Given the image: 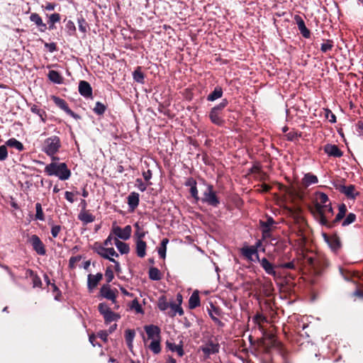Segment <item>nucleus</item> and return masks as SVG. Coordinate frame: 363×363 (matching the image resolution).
Returning <instances> with one entry per match:
<instances>
[{
	"label": "nucleus",
	"instance_id": "obj_1",
	"mask_svg": "<svg viewBox=\"0 0 363 363\" xmlns=\"http://www.w3.org/2000/svg\"><path fill=\"white\" fill-rule=\"evenodd\" d=\"M45 172L49 176H55L60 180H67L71 175L70 170L64 162H51L45 167Z\"/></svg>",
	"mask_w": 363,
	"mask_h": 363
},
{
	"label": "nucleus",
	"instance_id": "obj_2",
	"mask_svg": "<svg viewBox=\"0 0 363 363\" xmlns=\"http://www.w3.org/2000/svg\"><path fill=\"white\" fill-rule=\"evenodd\" d=\"M62 147L60 138L57 135H52L46 138L41 145V150L48 156L51 157L52 160H57L55 157Z\"/></svg>",
	"mask_w": 363,
	"mask_h": 363
},
{
	"label": "nucleus",
	"instance_id": "obj_3",
	"mask_svg": "<svg viewBox=\"0 0 363 363\" xmlns=\"http://www.w3.org/2000/svg\"><path fill=\"white\" fill-rule=\"evenodd\" d=\"M204 354L205 358H209L211 355L216 354L219 352L220 345L219 343L212 339H209L205 344L201 345L199 348Z\"/></svg>",
	"mask_w": 363,
	"mask_h": 363
},
{
	"label": "nucleus",
	"instance_id": "obj_4",
	"mask_svg": "<svg viewBox=\"0 0 363 363\" xmlns=\"http://www.w3.org/2000/svg\"><path fill=\"white\" fill-rule=\"evenodd\" d=\"M202 201L212 206L216 207L220 203L219 199L216 196V192L211 185H208L203 193Z\"/></svg>",
	"mask_w": 363,
	"mask_h": 363
},
{
	"label": "nucleus",
	"instance_id": "obj_5",
	"mask_svg": "<svg viewBox=\"0 0 363 363\" xmlns=\"http://www.w3.org/2000/svg\"><path fill=\"white\" fill-rule=\"evenodd\" d=\"M335 189L339 191L340 193L345 195L348 199H355V198L359 194V191H357L354 185L345 186L342 184H335Z\"/></svg>",
	"mask_w": 363,
	"mask_h": 363
},
{
	"label": "nucleus",
	"instance_id": "obj_6",
	"mask_svg": "<svg viewBox=\"0 0 363 363\" xmlns=\"http://www.w3.org/2000/svg\"><path fill=\"white\" fill-rule=\"evenodd\" d=\"M96 252L102 257L107 259L112 262H114L116 267L119 266L118 262L113 258V257H118V253L113 247H104L102 246H99L96 249Z\"/></svg>",
	"mask_w": 363,
	"mask_h": 363
},
{
	"label": "nucleus",
	"instance_id": "obj_7",
	"mask_svg": "<svg viewBox=\"0 0 363 363\" xmlns=\"http://www.w3.org/2000/svg\"><path fill=\"white\" fill-rule=\"evenodd\" d=\"M329 203L328 196L322 192H317L315 194V209L317 214H323V208Z\"/></svg>",
	"mask_w": 363,
	"mask_h": 363
},
{
	"label": "nucleus",
	"instance_id": "obj_8",
	"mask_svg": "<svg viewBox=\"0 0 363 363\" xmlns=\"http://www.w3.org/2000/svg\"><path fill=\"white\" fill-rule=\"evenodd\" d=\"M112 232L118 238L127 240L131 236L132 228L130 225H126L124 228L113 226Z\"/></svg>",
	"mask_w": 363,
	"mask_h": 363
},
{
	"label": "nucleus",
	"instance_id": "obj_9",
	"mask_svg": "<svg viewBox=\"0 0 363 363\" xmlns=\"http://www.w3.org/2000/svg\"><path fill=\"white\" fill-rule=\"evenodd\" d=\"M28 242L38 255H44L45 254V246L38 235H31L28 239Z\"/></svg>",
	"mask_w": 363,
	"mask_h": 363
},
{
	"label": "nucleus",
	"instance_id": "obj_10",
	"mask_svg": "<svg viewBox=\"0 0 363 363\" xmlns=\"http://www.w3.org/2000/svg\"><path fill=\"white\" fill-rule=\"evenodd\" d=\"M242 255L250 261H259V257L257 247L250 246L244 247L241 250Z\"/></svg>",
	"mask_w": 363,
	"mask_h": 363
},
{
	"label": "nucleus",
	"instance_id": "obj_11",
	"mask_svg": "<svg viewBox=\"0 0 363 363\" xmlns=\"http://www.w3.org/2000/svg\"><path fill=\"white\" fill-rule=\"evenodd\" d=\"M263 238H269L275 222L272 217H267L266 220L259 221Z\"/></svg>",
	"mask_w": 363,
	"mask_h": 363
},
{
	"label": "nucleus",
	"instance_id": "obj_12",
	"mask_svg": "<svg viewBox=\"0 0 363 363\" xmlns=\"http://www.w3.org/2000/svg\"><path fill=\"white\" fill-rule=\"evenodd\" d=\"M298 259H302L305 264L313 267L315 266L317 262L316 255L312 252H305L304 250H301V252L299 254Z\"/></svg>",
	"mask_w": 363,
	"mask_h": 363
},
{
	"label": "nucleus",
	"instance_id": "obj_13",
	"mask_svg": "<svg viewBox=\"0 0 363 363\" xmlns=\"http://www.w3.org/2000/svg\"><path fill=\"white\" fill-rule=\"evenodd\" d=\"M323 214H317L318 216L319 222L323 225L330 226L328 221V214L333 215V208L330 205V203H328V205L324 206L323 208Z\"/></svg>",
	"mask_w": 363,
	"mask_h": 363
},
{
	"label": "nucleus",
	"instance_id": "obj_14",
	"mask_svg": "<svg viewBox=\"0 0 363 363\" xmlns=\"http://www.w3.org/2000/svg\"><path fill=\"white\" fill-rule=\"evenodd\" d=\"M145 330L149 339H152V340L160 339V329L159 327L154 325H146L145 327Z\"/></svg>",
	"mask_w": 363,
	"mask_h": 363
},
{
	"label": "nucleus",
	"instance_id": "obj_15",
	"mask_svg": "<svg viewBox=\"0 0 363 363\" xmlns=\"http://www.w3.org/2000/svg\"><path fill=\"white\" fill-rule=\"evenodd\" d=\"M258 262H259L261 267L264 269L267 274L274 277L277 276V272L274 270V266L270 263L267 258L264 257L262 259H259Z\"/></svg>",
	"mask_w": 363,
	"mask_h": 363
},
{
	"label": "nucleus",
	"instance_id": "obj_16",
	"mask_svg": "<svg viewBox=\"0 0 363 363\" xmlns=\"http://www.w3.org/2000/svg\"><path fill=\"white\" fill-rule=\"evenodd\" d=\"M52 99L54 103L62 110L65 111L67 114L74 117V112L68 107L67 104L64 99L55 96H52Z\"/></svg>",
	"mask_w": 363,
	"mask_h": 363
},
{
	"label": "nucleus",
	"instance_id": "obj_17",
	"mask_svg": "<svg viewBox=\"0 0 363 363\" xmlns=\"http://www.w3.org/2000/svg\"><path fill=\"white\" fill-rule=\"evenodd\" d=\"M79 92L82 96L88 98L92 95V89L87 82L81 81L79 84Z\"/></svg>",
	"mask_w": 363,
	"mask_h": 363
},
{
	"label": "nucleus",
	"instance_id": "obj_18",
	"mask_svg": "<svg viewBox=\"0 0 363 363\" xmlns=\"http://www.w3.org/2000/svg\"><path fill=\"white\" fill-rule=\"evenodd\" d=\"M101 295L108 300L112 301L113 302H115L116 301V294L114 291H113L110 286L108 284L103 285L100 290Z\"/></svg>",
	"mask_w": 363,
	"mask_h": 363
},
{
	"label": "nucleus",
	"instance_id": "obj_19",
	"mask_svg": "<svg viewBox=\"0 0 363 363\" xmlns=\"http://www.w3.org/2000/svg\"><path fill=\"white\" fill-rule=\"evenodd\" d=\"M30 20L39 28L41 32H44L47 29L46 24L43 23L42 18L38 13H32L30 16Z\"/></svg>",
	"mask_w": 363,
	"mask_h": 363
},
{
	"label": "nucleus",
	"instance_id": "obj_20",
	"mask_svg": "<svg viewBox=\"0 0 363 363\" xmlns=\"http://www.w3.org/2000/svg\"><path fill=\"white\" fill-rule=\"evenodd\" d=\"M102 277L101 273H97L95 275L89 274L88 276L87 286L89 291H92L97 286Z\"/></svg>",
	"mask_w": 363,
	"mask_h": 363
},
{
	"label": "nucleus",
	"instance_id": "obj_21",
	"mask_svg": "<svg viewBox=\"0 0 363 363\" xmlns=\"http://www.w3.org/2000/svg\"><path fill=\"white\" fill-rule=\"evenodd\" d=\"M295 19L301 35L304 38H308L311 35L310 30L306 28L303 20L298 16H296Z\"/></svg>",
	"mask_w": 363,
	"mask_h": 363
},
{
	"label": "nucleus",
	"instance_id": "obj_22",
	"mask_svg": "<svg viewBox=\"0 0 363 363\" xmlns=\"http://www.w3.org/2000/svg\"><path fill=\"white\" fill-rule=\"evenodd\" d=\"M324 150L329 156L340 157L342 155V151L335 145H327L325 146Z\"/></svg>",
	"mask_w": 363,
	"mask_h": 363
},
{
	"label": "nucleus",
	"instance_id": "obj_23",
	"mask_svg": "<svg viewBox=\"0 0 363 363\" xmlns=\"http://www.w3.org/2000/svg\"><path fill=\"white\" fill-rule=\"evenodd\" d=\"M135 245L137 255L141 258L144 257L146 255V242L143 240H136Z\"/></svg>",
	"mask_w": 363,
	"mask_h": 363
},
{
	"label": "nucleus",
	"instance_id": "obj_24",
	"mask_svg": "<svg viewBox=\"0 0 363 363\" xmlns=\"http://www.w3.org/2000/svg\"><path fill=\"white\" fill-rule=\"evenodd\" d=\"M78 218L84 224H88L94 221L95 216L87 211H81V212L78 215Z\"/></svg>",
	"mask_w": 363,
	"mask_h": 363
},
{
	"label": "nucleus",
	"instance_id": "obj_25",
	"mask_svg": "<svg viewBox=\"0 0 363 363\" xmlns=\"http://www.w3.org/2000/svg\"><path fill=\"white\" fill-rule=\"evenodd\" d=\"M166 345L169 350L177 352L179 357H182L184 354L182 341L179 345H176L175 343L167 341Z\"/></svg>",
	"mask_w": 363,
	"mask_h": 363
},
{
	"label": "nucleus",
	"instance_id": "obj_26",
	"mask_svg": "<svg viewBox=\"0 0 363 363\" xmlns=\"http://www.w3.org/2000/svg\"><path fill=\"white\" fill-rule=\"evenodd\" d=\"M318 182V177L311 174V173H307L304 175L303 179H302V184L305 187H308L311 184H317Z\"/></svg>",
	"mask_w": 363,
	"mask_h": 363
},
{
	"label": "nucleus",
	"instance_id": "obj_27",
	"mask_svg": "<svg viewBox=\"0 0 363 363\" xmlns=\"http://www.w3.org/2000/svg\"><path fill=\"white\" fill-rule=\"evenodd\" d=\"M220 114V113L211 109L209 113L211 121L217 125H222L224 123V120L221 118Z\"/></svg>",
	"mask_w": 363,
	"mask_h": 363
},
{
	"label": "nucleus",
	"instance_id": "obj_28",
	"mask_svg": "<svg viewBox=\"0 0 363 363\" xmlns=\"http://www.w3.org/2000/svg\"><path fill=\"white\" fill-rule=\"evenodd\" d=\"M200 306V298L198 291H194L191 295L189 300V306L191 309H194Z\"/></svg>",
	"mask_w": 363,
	"mask_h": 363
},
{
	"label": "nucleus",
	"instance_id": "obj_29",
	"mask_svg": "<svg viewBox=\"0 0 363 363\" xmlns=\"http://www.w3.org/2000/svg\"><path fill=\"white\" fill-rule=\"evenodd\" d=\"M128 203L133 210L135 209L139 204V194L135 192H132L128 196Z\"/></svg>",
	"mask_w": 363,
	"mask_h": 363
},
{
	"label": "nucleus",
	"instance_id": "obj_30",
	"mask_svg": "<svg viewBox=\"0 0 363 363\" xmlns=\"http://www.w3.org/2000/svg\"><path fill=\"white\" fill-rule=\"evenodd\" d=\"M135 335V333L133 330L128 329L125 332V338L127 345L130 351L133 350V342Z\"/></svg>",
	"mask_w": 363,
	"mask_h": 363
},
{
	"label": "nucleus",
	"instance_id": "obj_31",
	"mask_svg": "<svg viewBox=\"0 0 363 363\" xmlns=\"http://www.w3.org/2000/svg\"><path fill=\"white\" fill-rule=\"evenodd\" d=\"M114 245L121 254H128L130 251L129 245L125 242L120 241L118 238L114 239Z\"/></svg>",
	"mask_w": 363,
	"mask_h": 363
},
{
	"label": "nucleus",
	"instance_id": "obj_32",
	"mask_svg": "<svg viewBox=\"0 0 363 363\" xmlns=\"http://www.w3.org/2000/svg\"><path fill=\"white\" fill-rule=\"evenodd\" d=\"M169 308H170V311L169 312H167V314L171 317H174L177 314L182 315L184 313V311L179 304L172 303H170Z\"/></svg>",
	"mask_w": 363,
	"mask_h": 363
},
{
	"label": "nucleus",
	"instance_id": "obj_33",
	"mask_svg": "<svg viewBox=\"0 0 363 363\" xmlns=\"http://www.w3.org/2000/svg\"><path fill=\"white\" fill-rule=\"evenodd\" d=\"M49 79L55 84H62L63 79L60 73L55 70H50L48 74Z\"/></svg>",
	"mask_w": 363,
	"mask_h": 363
},
{
	"label": "nucleus",
	"instance_id": "obj_34",
	"mask_svg": "<svg viewBox=\"0 0 363 363\" xmlns=\"http://www.w3.org/2000/svg\"><path fill=\"white\" fill-rule=\"evenodd\" d=\"M212 310H209L208 314L211 316V319L213 320V322L217 324L218 325L223 327L224 325L223 323H222L217 316H215V315H219V312L217 308H216L214 306L211 305Z\"/></svg>",
	"mask_w": 363,
	"mask_h": 363
},
{
	"label": "nucleus",
	"instance_id": "obj_35",
	"mask_svg": "<svg viewBox=\"0 0 363 363\" xmlns=\"http://www.w3.org/2000/svg\"><path fill=\"white\" fill-rule=\"evenodd\" d=\"M103 317L106 324L110 323L113 321H116L121 318L120 315L113 312L111 310L107 313L104 314Z\"/></svg>",
	"mask_w": 363,
	"mask_h": 363
},
{
	"label": "nucleus",
	"instance_id": "obj_36",
	"mask_svg": "<svg viewBox=\"0 0 363 363\" xmlns=\"http://www.w3.org/2000/svg\"><path fill=\"white\" fill-rule=\"evenodd\" d=\"M223 95V90L220 87H216L212 93H211L208 97L207 100L209 101H213L218 99H220Z\"/></svg>",
	"mask_w": 363,
	"mask_h": 363
},
{
	"label": "nucleus",
	"instance_id": "obj_37",
	"mask_svg": "<svg viewBox=\"0 0 363 363\" xmlns=\"http://www.w3.org/2000/svg\"><path fill=\"white\" fill-rule=\"evenodd\" d=\"M149 277L154 281H159L162 279L160 271L156 267H151L149 269Z\"/></svg>",
	"mask_w": 363,
	"mask_h": 363
},
{
	"label": "nucleus",
	"instance_id": "obj_38",
	"mask_svg": "<svg viewBox=\"0 0 363 363\" xmlns=\"http://www.w3.org/2000/svg\"><path fill=\"white\" fill-rule=\"evenodd\" d=\"M133 79L140 83L143 84L145 83L144 79L145 76L143 73L141 72V68L138 67L133 73Z\"/></svg>",
	"mask_w": 363,
	"mask_h": 363
},
{
	"label": "nucleus",
	"instance_id": "obj_39",
	"mask_svg": "<svg viewBox=\"0 0 363 363\" xmlns=\"http://www.w3.org/2000/svg\"><path fill=\"white\" fill-rule=\"evenodd\" d=\"M6 145L14 147L16 150L21 151L23 149V144L15 138H11L6 141Z\"/></svg>",
	"mask_w": 363,
	"mask_h": 363
},
{
	"label": "nucleus",
	"instance_id": "obj_40",
	"mask_svg": "<svg viewBox=\"0 0 363 363\" xmlns=\"http://www.w3.org/2000/svg\"><path fill=\"white\" fill-rule=\"evenodd\" d=\"M61 19L60 15L57 13L50 15L48 19L49 28L53 29L55 23L59 22Z\"/></svg>",
	"mask_w": 363,
	"mask_h": 363
},
{
	"label": "nucleus",
	"instance_id": "obj_41",
	"mask_svg": "<svg viewBox=\"0 0 363 363\" xmlns=\"http://www.w3.org/2000/svg\"><path fill=\"white\" fill-rule=\"evenodd\" d=\"M149 348L154 352L155 354H158L161 351V347L160 343V339H155L152 340Z\"/></svg>",
	"mask_w": 363,
	"mask_h": 363
},
{
	"label": "nucleus",
	"instance_id": "obj_42",
	"mask_svg": "<svg viewBox=\"0 0 363 363\" xmlns=\"http://www.w3.org/2000/svg\"><path fill=\"white\" fill-rule=\"evenodd\" d=\"M346 212H347V207H346L345 204L342 203V204L340 205L339 208H338V213L337 214L334 221L338 222L340 220H342L344 218V216H345Z\"/></svg>",
	"mask_w": 363,
	"mask_h": 363
},
{
	"label": "nucleus",
	"instance_id": "obj_43",
	"mask_svg": "<svg viewBox=\"0 0 363 363\" xmlns=\"http://www.w3.org/2000/svg\"><path fill=\"white\" fill-rule=\"evenodd\" d=\"M157 306L160 310L164 311L170 307V304L167 301L164 296H161L158 300Z\"/></svg>",
	"mask_w": 363,
	"mask_h": 363
},
{
	"label": "nucleus",
	"instance_id": "obj_44",
	"mask_svg": "<svg viewBox=\"0 0 363 363\" xmlns=\"http://www.w3.org/2000/svg\"><path fill=\"white\" fill-rule=\"evenodd\" d=\"M35 219L39 220H45V215L43 211V208L41 204L40 203H37L35 204Z\"/></svg>",
	"mask_w": 363,
	"mask_h": 363
},
{
	"label": "nucleus",
	"instance_id": "obj_45",
	"mask_svg": "<svg viewBox=\"0 0 363 363\" xmlns=\"http://www.w3.org/2000/svg\"><path fill=\"white\" fill-rule=\"evenodd\" d=\"M106 106L101 102H96L95 107L94 108V111L95 113L98 115H102L106 111Z\"/></svg>",
	"mask_w": 363,
	"mask_h": 363
},
{
	"label": "nucleus",
	"instance_id": "obj_46",
	"mask_svg": "<svg viewBox=\"0 0 363 363\" xmlns=\"http://www.w3.org/2000/svg\"><path fill=\"white\" fill-rule=\"evenodd\" d=\"M356 220V215L353 213H350L345 219L343 220L342 225V226H347L352 223H354Z\"/></svg>",
	"mask_w": 363,
	"mask_h": 363
},
{
	"label": "nucleus",
	"instance_id": "obj_47",
	"mask_svg": "<svg viewBox=\"0 0 363 363\" xmlns=\"http://www.w3.org/2000/svg\"><path fill=\"white\" fill-rule=\"evenodd\" d=\"M326 241L330 245V247L332 248V250L334 251L338 249L340 247V243L336 238H326Z\"/></svg>",
	"mask_w": 363,
	"mask_h": 363
},
{
	"label": "nucleus",
	"instance_id": "obj_48",
	"mask_svg": "<svg viewBox=\"0 0 363 363\" xmlns=\"http://www.w3.org/2000/svg\"><path fill=\"white\" fill-rule=\"evenodd\" d=\"M65 27L69 35H72L75 33L76 27L73 21H68L66 23Z\"/></svg>",
	"mask_w": 363,
	"mask_h": 363
},
{
	"label": "nucleus",
	"instance_id": "obj_49",
	"mask_svg": "<svg viewBox=\"0 0 363 363\" xmlns=\"http://www.w3.org/2000/svg\"><path fill=\"white\" fill-rule=\"evenodd\" d=\"M228 104V101L227 99H223L218 105L214 106L212 109L221 113L223 110L227 106Z\"/></svg>",
	"mask_w": 363,
	"mask_h": 363
},
{
	"label": "nucleus",
	"instance_id": "obj_50",
	"mask_svg": "<svg viewBox=\"0 0 363 363\" xmlns=\"http://www.w3.org/2000/svg\"><path fill=\"white\" fill-rule=\"evenodd\" d=\"M77 22H78L79 30L82 33H85L86 32V28H87V23H86L85 19L83 18H78Z\"/></svg>",
	"mask_w": 363,
	"mask_h": 363
},
{
	"label": "nucleus",
	"instance_id": "obj_51",
	"mask_svg": "<svg viewBox=\"0 0 363 363\" xmlns=\"http://www.w3.org/2000/svg\"><path fill=\"white\" fill-rule=\"evenodd\" d=\"M333 47V42L331 40H327L326 42L321 44L320 50L323 52H326L330 50Z\"/></svg>",
	"mask_w": 363,
	"mask_h": 363
},
{
	"label": "nucleus",
	"instance_id": "obj_52",
	"mask_svg": "<svg viewBox=\"0 0 363 363\" xmlns=\"http://www.w3.org/2000/svg\"><path fill=\"white\" fill-rule=\"evenodd\" d=\"M31 111L40 116V119L44 122L45 118L44 117L45 112L40 109L38 106H33L31 107Z\"/></svg>",
	"mask_w": 363,
	"mask_h": 363
},
{
	"label": "nucleus",
	"instance_id": "obj_53",
	"mask_svg": "<svg viewBox=\"0 0 363 363\" xmlns=\"http://www.w3.org/2000/svg\"><path fill=\"white\" fill-rule=\"evenodd\" d=\"M277 267L281 268V269H294L296 268L294 260L286 262V263H279L277 265Z\"/></svg>",
	"mask_w": 363,
	"mask_h": 363
},
{
	"label": "nucleus",
	"instance_id": "obj_54",
	"mask_svg": "<svg viewBox=\"0 0 363 363\" xmlns=\"http://www.w3.org/2000/svg\"><path fill=\"white\" fill-rule=\"evenodd\" d=\"M98 309L102 315H104V314L107 313L111 311L110 308L107 306V304L104 303H99Z\"/></svg>",
	"mask_w": 363,
	"mask_h": 363
},
{
	"label": "nucleus",
	"instance_id": "obj_55",
	"mask_svg": "<svg viewBox=\"0 0 363 363\" xmlns=\"http://www.w3.org/2000/svg\"><path fill=\"white\" fill-rule=\"evenodd\" d=\"M325 117L330 123L336 122V116L335 114L329 109L325 110Z\"/></svg>",
	"mask_w": 363,
	"mask_h": 363
},
{
	"label": "nucleus",
	"instance_id": "obj_56",
	"mask_svg": "<svg viewBox=\"0 0 363 363\" xmlns=\"http://www.w3.org/2000/svg\"><path fill=\"white\" fill-rule=\"evenodd\" d=\"M8 155L7 148L6 145L0 146V161H4Z\"/></svg>",
	"mask_w": 363,
	"mask_h": 363
},
{
	"label": "nucleus",
	"instance_id": "obj_57",
	"mask_svg": "<svg viewBox=\"0 0 363 363\" xmlns=\"http://www.w3.org/2000/svg\"><path fill=\"white\" fill-rule=\"evenodd\" d=\"M135 186L141 191H145L147 189V185L143 183L141 179H137L135 181Z\"/></svg>",
	"mask_w": 363,
	"mask_h": 363
},
{
	"label": "nucleus",
	"instance_id": "obj_58",
	"mask_svg": "<svg viewBox=\"0 0 363 363\" xmlns=\"http://www.w3.org/2000/svg\"><path fill=\"white\" fill-rule=\"evenodd\" d=\"M61 231V226L59 225H52L51 228V234L53 238H56Z\"/></svg>",
	"mask_w": 363,
	"mask_h": 363
},
{
	"label": "nucleus",
	"instance_id": "obj_59",
	"mask_svg": "<svg viewBox=\"0 0 363 363\" xmlns=\"http://www.w3.org/2000/svg\"><path fill=\"white\" fill-rule=\"evenodd\" d=\"M105 277H106V279L108 283L111 282L113 280L114 275H113V272L112 271L111 269H110V268L106 269V270L105 272Z\"/></svg>",
	"mask_w": 363,
	"mask_h": 363
},
{
	"label": "nucleus",
	"instance_id": "obj_60",
	"mask_svg": "<svg viewBox=\"0 0 363 363\" xmlns=\"http://www.w3.org/2000/svg\"><path fill=\"white\" fill-rule=\"evenodd\" d=\"M135 227L137 228V231L135 232L136 240H142L145 236V233L140 230L138 223H135Z\"/></svg>",
	"mask_w": 363,
	"mask_h": 363
},
{
	"label": "nucleus",
	"instance_id": "obj_61",
	"mask_svg": "<svg viewBox=\"0 0 363 363\" xmlns=\"http://www.w3.org/2000/svg\"><path fill=\"white\" fill-rule=\"evenodd\" d=\"M78 192L76 193V194H77ZM74 195L75 194L73 193V192H70V191H65V199L71 203H72L74 201Z\"/></svg>",
	"mask_w": 363,
	"mask_h": 363
},
{
	"label": "nucleus",
	"instance_id": "obj_62",
	"mask_svg": "<svg viewBox=\"0 0 363 363\" xmlns=\"http://www.w3.org/2000/svg\"><path fill=\"white\" fill-rule=\"evenodd\" d=\"M108 335V332L106 330H100L97 334L98 337L104 342H107Z\"/></svg>",
	"mask_w": 363,
	"mask_h": 363
},
{
	"label": "nucleus",
	"instance_id": "obj_63",
	"mask_svg": "<svg viewBox=\"0 0 363 363\" xmlns=\"http://www.w3.org/2000/svg\"><path fill=\"white\" fill-rule=\"evenodd\" d=\"M55 7H56V4L54 3H50V2H48V3H46V4L45 6H43V8L45 10L49 11L55 10Z\"/></svg>",
	"mask_w": 363,
	"mask_h": 363
},
{
	"label": "nucleus",
	"instance_id": "obj_64",
	"mask_svg": "<svg viewBox=\"0 0 363 363\" xmlns=\"http://www.w3.org/2000/svg\"><path fill=\"white\" fill-rule=\"evenodd\" d=\"M190 192H191V196L196 199V200L199 199V197H198V190H197V188L196 186V183H194V185H193L191 189H190Z\"/></svg>",
	"mask_w": 363,
	"mask_h": 363
}]
</instances>
